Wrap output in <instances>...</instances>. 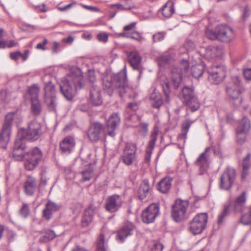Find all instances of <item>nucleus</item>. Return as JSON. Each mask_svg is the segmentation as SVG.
I'll use <instances>...</instances> for the list:
<instances>
[{"instance_id":"obj_1","label":"nucleus","mask_w":251,"mask_h":251,"mask_svg":"<svg viewBox=\"0 0 251 251\" xmlns=\"http://www.w3.org/2000/svg\"><path fill=\"white\" fill-rule=\"evenodd\" d=\"M103 90L111 96L113 91L117 90L120 96L123 98L125 95L134 99L137 94L127 83L126 72L121 71L111 75H107L102 79Z\"/></svg>"},{"instance_id":"obj_2","label":"nucleus","mask_w":251,"mask_h":251,"mask_svg":"<svg viewBox=\"0 0 251 251\" xmlns=\"http://www.w3.org/2000/svg\"><path fill=\"white\" fill-rule=\"evenodd\" d=\"M42 134L41 124L36 120L28 124L26 130L21 129L19 131L15 141L13 156L15 159H21L22 154H18L19 149H25V141H35L38 140Z\"/></svg>"},{"instance_id":"obj_3","label":"nucleus","mask_w":251,"mask_h":251,"mask_svg":"<svg viewBox=\"0 0 251 251\" xmlns=\"http://www.w3.org/2000/svg\"><path fill=\"white\" fill-rule=\"evenodd\" d=\"M84 85L82 72L77 68L72 69L67 75L63 85H60V91L66 99L72 100L75 90L81 89Z\"/></svg>"},{"instance_id":"obj_4","label":"nucleus","mask_w":251,"mask_h":251,"mask_svg":"<svg viewBox=\"0 0 251 251\" xmlns=\"http://www.w3.org/2000/svg\"><path fill=\"white\" fill-rule=\"evenodd\" d=\"M206 37L211 40H218L223 42H229L235 38V33L232 28L226 25H217L215 30L207 28L205 31Z\"/></svg>"},{"instance_id":"obj_5","label":"nucleus","mask_w":251,"mask_h":251,"mask_svg":"<svg viewBox=\"0 0 251 251\" xmlns=\"http://www.w3.org/2000/svg\"><path fill=\"white\" fill-rule=\"evenodd\" d=\"M24 150H19L18 153L22 154V158L17 160L20 161L24 159L25 169L28 171H32L42 161L43 152L41 149L38 147H35L25 153H23Z\"/></svg>"},{"instance_id":"obj_6","label":"nucleus","mask_w":251,"mask_h":251,"mask_svg":"<svg viewBox=\"0 0 251 251\" xmlns=\"http://www.w3.org/2000/svg\"><path fill=\"white\" fill-rule=\"evenodd\" d=\"M178 97L182 103L187 106V110L194 112L200 108V103L195 94L193 86H184Z\"/></svg>"},{"instance_id":"obj_7","label":"nucleus","mask_w":251,"mask_h":251,"mask_svg":"<svg viewBox=\"0 0 251 251\" xmlns=\"http://www.w3.org/2000/svg\"><path fill=\"white\" fill-rule=\"evenodd\" d=\"M189 63L187 60L182 59L179 64L174 66L171 70V81L175 89H177L181 82L183 75L189 71Z\"/></svg>"},{"instance_id":"obj_8","label":"nucleus","mask_w":251,"mask_h":251,"mask_svg":"<svg viewBox=\"0 0 251 251\" xmlns=\"http://www.w3.org/2000/svg\"><path fill=\"white\" fill-rule=\"evenodd\" d=\"M227 68L222 63L214 64L208 70V79L212 83H221L226 77Z\"/></svg>"},{"instance_id":"obj_9","label":"nucleus","mask_w":251,"mask_h":251,"mask_svg":"<svg viewBox=\"0 0 251 251\" xmlns=\"http://www.w3.org/2000/svg\"><path fill=\"white\" fill-rule=\"evenodd\" d=\"M44 103L49 111H56L58 101L54 86L50 81L45 84L44 87Z\"/></svg>"},{"instance_id":"obj_10","label":"nucleus","mask_w":251,"mask_h":251,"mask_svg":"<svg viewBox=\"0 0 251 251\" xmlns=\"http://www.w3.org/2000/svg\"><path fill=\"white\" fill-rule=\"evenodd\" d=\"M189 206L188 200L177 199L172 205V216L176 222H180L184 219Z\"/></svg>"},{"instance_id":"obj_11","label":"nucleus","mask_w":251,"mask_h":251,"mask_svg":"<svg viewBox=\"0 0 251 251\" xmlns=\"http://www.w3.org/2000/svg\"><path fill=\"white\" fill-rule=\"evenodd\" d=\"M14 113H8L5 118L0 134V148H4L8 143L11 130V124L14 119Z\"/></svg>"},{"instance_id":"obj_12","label":"nucleus","mask_w":251,"mask_h":251,"mask_svg":"<svg viewBox=\"0 0 251 251\" xmlns=\"http://www.w3.org/2000/svg\"><path fill=\"white\" fill-rule=\"evenodd\" d=\"M236 178L235 169L229 166L227 167L220 177V188L225 190H229L234 183Z\"/></svg>"},{"instance_id":"obj_13","label":"nucleus","mask_w":251,"mask_h":251,"mask_svg":"<svg viewBox=\"0 0 251 251\" xmlns=\"http://www.w3.org/2000/svg\"><path fill=\"white\" fill-rule=\"evenodd\" d=\"M207 221L206 213L197 214L190 223V230L193 234L201 233L205 229Z\"/></svg>"},{"instance_id":"obj_14","label":"nucleus","mask_w":251,"mask_h":251,"mask_svg":"<svg viewBox=\"0 0 251 251\" xmlns=\"http://www.w3.org/2000/svg\"><path fill=\"white\" fill-rule=\"evenodd\" d=\"M241 81L239 76H231L226 85V93L232 99H237L241 94Z\"/></svg>"},{"instance_id":"obj_15","label":"nucleus","mask_w":251,"mask_h":251,"mask_svg":"<svg viewBox=\"0 0 251 251\" xmlns=\"http://www.w3.org/2000/svg\"><path fill=\"white\" fill-rule=\"evenodd\" d=\"M212 147H207L205 151L201 153L195 162V164L199 168V174L202 175L206 173L210 163V152Z\"/></svg>"},{"instance_id":"obj_16","label":"nucleus","mask_w":251,"mask_h":251,"mask_svg":"<svg viewBox=\"0 0 251 251\" xmlns=\"http://www.w3.org/2000/svg\"><path fill=\"white\" fill-rule=\"evenodd\" d=\"M123 201L121 197L117 194H114L109 196L105 200L104 207L105 210L113 213L118 211L121 207Z\"/></svg>"},{"instance_id":"obj_17","label":"nucleus","mask_w":251,"mask_h":251,"mask_svg":"<svg viewBox=\"0 0 251 251\" xmlns=\"http://www.w3.org/2000/svg\"><path fill=\"white\" fill-rule=\"evenodd\" d=\"M159 214V204L152 203L142 212V220L145 223L153 222Z\"/></svg>"},{"instance_id":"obj_18","label":"nucleus","mask_w":251,"mask_h":251,"mask_svg":"<svg viewBox=\"0 0 251 251\" xmlns=\"http://www.w3.org/2000/svg\"><path fill=\"white\" fill-rule=\"evenodd\" d=\"M137 146L134 143H127L123 154V161L127 165H131L136 159Z\"/></svg>"},{"instance_id":"obj_19","label":"nucleus","mask_w":251,"mask_h":251,"mask_svg":"<svg viewBox=\"0 0 251 251\" xmlns=\"http://www.w3.org/2000/svg\"><path fill=\"white\" fill-rule=\"evenodd\" d=\"M121 119L118 113H113L107 121V129L108 134L113 137L115 135V130L119 126Z\"/></svg>"},{"instance_id":"obj_20","label":"nucleus","mask_w":251,"mask_h":251,"mask_svg":"<svg viewBox=\"0 0 251 251\" xmlns=\"http://www.w3.org/2000/svg\"><path fill=\"white\" fill-rule=\"evenodd\" d=\"M103 126L100 123L96 122L92 124L88 131V136L91 141H98L100 134L103 131Z\"/></svg>"},{"instance_id":"obj_21","label":"nucleus","mask_w":251,"mask_h":251,"mask_svg":"<svg viewBox=\"0 0 251 251\" xmlns=\"http://www.w3.org/2000/svg\"><path fill=\"white\" fill-rule=\"evenodd\" d=\"M60 208V205L49 200L46 204L45 208L43 210L42 216L46 220L49 221L52 218L53 213L59 210Z\"/></svg>"},{"instance_id":"obj_22","label":"nucleus","mask_w":251,"mask_h":251,"mask_svg":"<svg viewBox=\"0 0 251 251\" xmlns=\"http://www.w3.org/2000/svg\"><path fill=\"white\" fill-rule=\"evenodd\" d=\"M128 61L131 67L135 70H139L142 61V57L137 50L126 52Z\"/></svg>"},{"instance_id":"obj_23","label":"nucleus","mask_w":251,"mask_h":251,"mask_svg":"<svg viewBox=\"0 0 251 251\" xmlns=\"http://www.w3.org/2000/svg\"><path fill=\"white\" fill-rule=\"evenodd\" d=\"M246 202V194L245 192H243L242 194L238 196L234 202H229L230 203V207H231L235 212H241L245 208Z\"/></svg>"},{"instance_id":"obj_24","label":"nucleus","mask_w":251,"mask_h":251,"mask_svg":"<svg viewBox=\"0 0 251 251\" xmlns=\"http://www.w3.org/2000/svg\"><path fill=\"white\" fill-rule=\"evenodd\" d=\"M157 133L153 132L151 136V140L148 142L145 156V163L149 165L150 162L151 157L152 151L154 148L155 144L157 140Z\"/></svg>"},{"instance_id":"obj_25","label":"nucleus","mask_w":251,"mask_h":251,"mask_svg":"<svg viewBox=\"0 0 251 251\" xmlns=\"http://www.w3.org/2000/svg\"><path fill=\"white\" fill-rule=\"evenodd\" d=\"M37 188L36 179L31 176H28L24 183V190L25 193L28 196L33 195Z\"/></svg>"},{"instance_id":"obj_26","label":"nucleus","mask_w":251,"mask_h":251,"mask_svg":"<svg viewBox=\"0 0 251 251\" xmlns=\"http://www.w3.org/2000/svg\"><path fill=\"white\" fill-rule=\"evenodd\" d=\"M134 226L132 223L124 226L117 233V239L123 242L127 236L132 235Z\"/></svg>"},{"instance_id":"obj_27","label":"nucleus","mask_w":251,"mask_h":251,"mask_svg":"<svg viewBox=\"0 0 251 251\" xmlns=\"http://www.w3.org/2000/svg\"><path fill=\"white\" fill-rule=\"evenodd\" d=\"M90 99L93 104L99 105L102 103L100 89L96 85L93 84L90 91Z\"/></svg>"},{"instance_id":"obj_28","label":"nucleus","mask_w":251,"mask_h":251,"mask_svg":"<svg viewBox=\"0 0 251 251\" xmlns=\"http://www.w3.org/2000/svg\"><path fill=\"white\" fill-rule=\"evenodd\" d=\"M75 145V139L71 136L65 138L60 144V149L65 153H70Z\"/></svg>"},{"instance_id":"obj_29","label":"nucleus","mask_w":251,"mask_h":251,"mask_svg":"<svg viewBox=\"0 0 251 251\" xmlns=\"http://www.w3.org/2000/svg\"><path fill=\"white\" fill-rule=\"evenodd\" d=\"M96 207L93 205H90L84 211L81 224L83 227L88 226L91 223Z\"/></svg>"},{"instance_id":"obj_30","label":"nucleus","mask_w":251,"mask_h":251,"mask_svg":"<svg viewBox=\"0 0 251 251\" xmlns=\"http://www.w3.org/2000/svg\"><path fill=\"white\" fill-rule=\"evenodd\" d=\"M191 123L189 121L186 120L184 121L181 126L182 132L178 136V142L179 146L183 147L184 144L185 143L187 134L189 129V128L191 125Z\"/></svg>"},{"instance_id":"obj_31","label":"nucleus","mask_w":251,"mask_h":251,"mask_svg":"<svg viewBox=\"0 0 251 251\" xmlns=\"http://www.w3.org/2000/svg\"><path fill=\"white\" fill-rule=\"evenodd\" d=\"M173 181V178L170 176L165 177L158 183L157 189L162 193H167L170 190Z\"/></svg>"},{"instance_id":"obj_32","label":"nucleus","mask_w":251,"mask_h":251,"mask_svg":"<svg viewBox=\"0 0 251 251\" xmlns=\"http://www.w3.org/2000/svg\"><path fill=\"white\" fill-rule=\"evenodd\" d=\"M151 190L149 182L147 180L142 181L138 190L139 198L142 200L149 194Z\"/></svg>"},{"instance_id":"obj_33","label":"nucleus","mask_w":251,"mask_h":251,"mask_svg":"<svg viewBox=\"0 0 251 251\" xmlns=\"http://www.w3.org/2000/svg\"><path fill=\"white\" fill-rule=\"evenodd\" d=\"M221 53V50L217 47L209 46L205 49L204 55L208 59H212L218 56Z\"/></svg>"},{"instance_id":"obj_34","label":"nucleus","mask_w":251,"mask_h":251,"mask_svg":"<svg viewBox=\"0 0 251 251\" xmlns=\"http://www.w3.org/2000/svg\"><path fill=\"white\" fill-rule=\"evenodd\" d=\"M174 3L171 0L168 1L162 8V13L166 18L170 17L175 12Z\"/></svg>"},{"instance_id":"obj_35","label":"nucleus","mask_w":251,"mask_h":251,"mask_svg":"<svg viewBox=\"0 0 251 251\" xmlns=\"http://www.w3.org/2000/svg\"><path fill=\"white\" fill-rule=\"evenodd\" d=\"M204 70V65L202 63L197 64L191 67V72L192 76L199 78L202 76Z\"/></svg>"},{"instance_id":"obj_36","label":"nucleus","mask_w":251,"mask_h":251,"mask_svg":"<svg viewBox=\"0 0 251 251\" xmlns=\"http://www.w3.org/2000/svg\"><path fill=\"white\" fill-rule=\"evenodd\" d=\"M251 128V123L249 119L247 117H244L240 122L237 130L239 132L247 133Z\"/></svg>"},{"instance_id":"obj_37","label":"nucleus","mask_w":251,"mask_h":251,"mask_svg":"<svg viewBox=\"0 0 251 251\" xmlns=\"http://www.w3.org/2000/svg\"><path fill=\"white\" fill-rule=\"evenodd\" d=\"M31 102L32 113L35 116L39 115L42 111V107L39 99H33L31 100Z\"/></svg>"},{"instance_id":"obj_38","label":"nucleus","mask_w":251,"mask_h":251,"mask_svg":"<svg viewBox=\"0 0 251 251\" xmlns=\"http://www.w3.org/2000/svg\"><path fill=\"white\" fill-rule=\"evenodd\" d=\"M151 105L153 108L159 109L163 103V101L159 94H152L151 96Z\"/></svg>"},{"instance_id":"obj_39","label":"nucleus","mask_w":251,"mask_h":251,"mask_svg":"<svg viewBox=\"0 0 251 251\" xmlns=\"http://www.w3.org/2000/svg\"><path fill=\"white\" fill-rule=\"evenodd\" d=\"M40 88L37 84H33L28 88V94L30 96V100L38 99V95Z\"/></svg>"},{"instance_id":"obj_40","label":"nucleus","mask_w":251,"mask_h":251,"mask_svg":"<svg viewBox=\"0 0 251 251\" xmlns=\"http://www.w3.org/2000/svg\"><path fill=\"white\" fill-rule=\"evenodd\" d=\"M55 236L56 235L53 231L48 230L45 233L44 235L40 237L39 241L41 243H46L53 240Z\"/></svg>"},{"instance_id":"obj_41","label":"nucleus","mask_w":251,"mask_h":251,"mask_svg":"<svg viewBox=\"0 0 251 251\" xmlns=\"http://www.w3.org/2000/svg\"><path fill=\"white\" fill-rule=\"evenodd\" d=\"M96 251H106L104 236L103 233H101L97 239Z\"/></svg>"},{"instance_id":"obj_42","label":"nucleus","mask_w":251,"mask_h":251,"mask_svg":"<svg viewBox=\"0 0 251 251\" xmlns=\"http://www.w3.org/2000/svg\"><path fill=\"white\" fill-rule=\"evenodd\" d=\"M230 205V203H227L225 205L223 210L218 216V224L219 225L223 223L225 218L228 215Z\"/></svg>"},{"instance_id":"obj_43","label":"nucleus","mask_w":251,"mask_h":251,"mask_svg":"<svg viewBox=\"0 0 251 251\" xmlns=\"http://www.w3.org/2000/svg\"><path fill=\"white\" fill-rule=\"evenodd\" d=\"M251 158L250 154H248L244 159L242 162L243 172H242V178L244 179L247 176L248 170L250 168V160Z\"/></svg>"},{"instance_id":"obj_44","label":"nucleus","mask_w":251,"mask_h":251,"mask_svg":"<svg viewBox=\"0 0 251 251\" xmlns=\"http://www.w3.org/2000/svg\"><path fill=\"white\" fill-rule=\"evenodd\" d=\"M163 91L165 97V101L166 102L169 103L170 100V87L169 82L166 79V80L161 84Z\"/></svg>"},{"instance_id":"obj_45","label":"nucleus","mask_w":251,"mask_h":251,"mask_svg":"<svg viewBox=\"0 0 251 251\" xmlns=\"http://www.w3.org/2000/svg\"><path fill=\"white\" fill-rule=\"evenodd\" d=\"M240 221L244 225L251 224V208L250 209L248 213L241 217Z\"/></svg>"},{"instance_id":"obj_46","label":"nucleus","mask_w":251,"mask_h":251,"mask_svg":"<svg viewBox=\"0 0 251 251\" xmlns=\"http://www.w3.org/2000/svg\"><path fill=\"white\" fill-rule=\"evenodd\" d=\"M246 133L236 130V142L239 145H242L246 141Z\"/></svg>"},{"instance_id":"obj_47","label":"nucleus","mask_w":251,"mask_h":251,"mask_svg":"<svg viewBox=\"0 0 251 251\" xmlns=\"http://www.w3.org/2000/svg\"><path fill=\"white\" fill-rule=\"evenodd\" d=\"M20 215L24 218H26L29 214V208L27 203H23L20 209Z\"/></svg>"},{"instance_id":"obj_48","label":"nucleus","mask_w":251,"mask_h":251,"mask_svg":"<svg viewBox=\"0 0 251 251\" xmlns=\"http://www.w3.org/2000/svg\"><path fill=\"white\" fill-rule=\"evenodd\" d=\"M92 172L93 171L90 168L82 172V179L83 181H86L89 180L92 176Z\"/></svg>"},{"instance_id":"obj_49","label":"nucleus","mask_w":251,"mask_h":251,"mask_svg":"<svg viewBox=\"0 0 251 251\" xmlns=\"http://www.w3.org/2000/svg\"><path fill=\"white\" fill-rule=\"evenodd\" d=\"M110 7L112 8L116 7L119 10H129L131 9L132 7L130 5H124L119 3L111 5Z\"/></svg>"},{"instance_id":"obj_50","label":"nucleus","mask_w":251,"mask_h":251,"mask_svg":"<svg viewBox=\"0 0 251 251\" xmlns=\"http://www.w3.org/2000/svg\"><path fill=\"white\" fill-rule=\"evenodd\" d=\"M163 248V245L161 243L154 241L151 248V251H162Z\"/></svg>"},{"instance_id":"obj_51","label":"nucleus","mask_w":251,"mask_h":251,"mask_svg":"<svg viewBox=\"0 0 251 251\" xmlns=\"http://www.w3.org/2000/svg\"><path fill=\"white\" fill-rule=\"evenodd\" d=\"M148 124L147 123H141L139 125V131L143 135H145L148 131Z\"/></svg>"},{"instance_id":"obj_52","label":"nucleus","mask_w":251,"mask_h":251,"mask_svg":"<svg viewBox=\"0 0 251 251\" xmlns=\"http://www.w3.org/2000/svg\"><path fill=\"white\" fill-rule=\"evenodd\" d=\"M171 58L169 55H161L158 58V64L163 66L169 61Z\"/></svg>"},{"instance_id":"obj_53","label":"nucleus","mask_w":251,"mask_h":251,"mask_svg":"<svg viewBox=\"0 0 251 251\" xmlns=\"http://www.w3.org/2000/svg\"><path fill=\"white\" fill-rule=\"evenodd\" d=\"M165 33L163 32H158L154 34L152 36L153 41L155 42L161 41L163 40Z\"/></svg>"},{"instance_id":"obj_54","label":"nucleus","mask_w":251,"mask_h":251,"mask_svg":"<svg viewBox=\"0 0 251 251\" xmlns=\"http://www.w3.org/2000/svg\"><path fill=\"white\" fill-rule=\"evenodd\" d=\"M130 38L139 42L143 40V38L138 31L133 32L132 34L130 35Z\"/></svg>"},{"instance_id":"obj_55","label":"nucleus","mask_w":251,"mask_h":251,"mask_svg":"<svg viewBox=\"0 0 251 251\" xmlns=\"http://www.w3.org/2000/svg\"><path fill=\"white\" fill-rule=\"evenodd\" d=\"M88 79L90 82L94 83L96 81L95 72L93 71L89 70L87 73Z\"/></svg>"},{"instance_id":"obj_56","label":"nucleus","mask_w":251,"mask_h":251,"mask_svg":"<svg viewBox=\"0 0 251 251\" xmlns=\"http://www.w3.org/2000/svg\"><path fill=\"white\" fill-rule=\"evenodd\" d=\"M97 38L100 41L105 43L108 41V36L105 33H100L97 35Z\"/></svg>"},{"instance_id":"obj_57","label":"nucleus","mask_w":251,"mask_h":251,"mask_svg":"<svg viewBox=\"0 0 251 251\" xmlns=\"http://www.w3.org/2000/svg\"><path fill=\"white\" fill-rule=\"evenodd\" d=\"M243 74L245 79L251 80V68H246L244 70Z\"/></svg>"},{"instance_id":"obj_58","label":"nucleus","mask_w":251,"mask_h":251,"mask_svg":"<svg viewBox=\"0 0 251 251\" xmlns=\"http://www.w3.org/2000/svg\"><path fill=\"white\" fill-rule=\"evenodd\" d=\"M48 41L47 39H45L42 43H39L36 45V48L38 50H44L46 49L45 46L47 44Z\"/></svg>"},{"instance_id":"obj_59","label":"nucleus","mask_w":251,"mask_h":251,"mask_svg":"<svg viewBox=\"0 0 251 251\" xmlns=\"http://www.w3.org/2000/svg\"><path fill=\"white\" fill-rule=\"evenodd\" d=\"M34 8L37 11L40 12H45L47 11L48 10L46 5L45 4L35 6Z\"/></svg>"},{"instance_id":"obj_60","label":"nucleus","mask_w":251,"mask_h":251,"mask_svg":"<svg viewBox=\"0 0 251 251\" xmlns=\"http://www.w3.org/2000/svg\"><path fill=\"white\" fill-rule=\"evenodd\" d=\"M15 237L16 233L13 231L11 230L7 231V238L9 242L13 241Z\"/></svg>"},{"instance_id":"obj_61","label":"nucleus","mask_w":251,"mask_h":251,"mask_svg":"<svg viewBox=\"0 0 251 251\" xmlns=\"http://www.w3.org/2000/svg\"><path fill=\"white\" fill-rule=\"evenodd\" d=\"M22 55V53L20 52H12L10 54V57L11 59L14 60H18L20 57H21V55Z\"/></svg>"},{"instance_id":"obj_62","label":"nucleus","mask_w":251,"mask_h":251,"mask_svg":"<svg viewBox=\"0 0 251 251\" xmlns=\"http://www.w3.org/2000/svg\"><path fill=\"white\" fill-rule=\"evenodd\" d=\"M243 13L242 16H243V18H246L248 17H249V16L250 15V11H249L247 6H245L243 8Z\"/></svg>"},{"instance_id":"obj_63","label":"nucleus","mask_w":251,"mask_h":251,"mask_svg":"<svg viewBox=\"0 0 251 251\" xmlns=\"http://www.w3.org/2000/svg\"><path fill=\"white\" fill-rule=\"evenodd\" d=\"M59 50V45L57 42H53L52 51L53 53H57Z\"/></svg>"},{"instance_id":"obj_64","label":"nucleus","mask_w":251,"mask_h":251,"mask_svg":"<svg viewBox=\"0 0 251 251\" xmlns=\"http://www.w3.org/2000/svg\"><path fill=\"white\" fill-rule=\"evenodd\" d=\"M128 108L135 111L137 108V104L135 102H130L128 104Z\"/></svg>"}]
</instances>
